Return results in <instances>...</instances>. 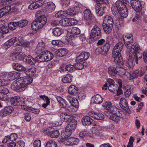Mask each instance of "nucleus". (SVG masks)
I'll list each match as a JSON object with an SVG mask.
<instances>
[{
	"mask_svg": "<svg viewBox=\"0 0 147 147\" xmlns=\"http://www.w3.org/2000/svg\"><path fill=\"white\" fill-rule=\"evenodd\" d=\"M60 117L62 121L68 123L65 131L61 134L62 138H67L71 135L72 131L75 129L77 124V121L66 113L61 114Z\"/></svg>",
	"mask_w": 147,
	"mask_h": 147,
	"instance_id": "obj_1",
	"label": "nucleus"
},
{
	"mask_svg": "<svg viewBox=\"0 0 147 147\" xmlns=\"http://www.w3.org/2000/svg\"><path fill=\"white\" fill-rule=\"evenodd\" d=\"M129 49V51L128 50L126 52L128 56V60L134 65L135 63L138 64V59H140L142 56V51L140 49L139 45L135 42L132 46L131 48Z\"/></svg>",
	"mask_w": 147,
	"mask_h": 147,
	"instance_id": "obj_2",
	"label": "nucleus"
},
{
	"mask_svg": "<svg viewBox=\"0 0 147 147\" xmlns=\"http://www.w3.org/2000/svg\"><path fill=\"white\" fill-rule=\"evenodd\" d=\"M111 105V103L108 102L104 103L103 106L105 109L108 110L109 113V115L107 116L108 118L117 123L122 116V111L117 107L112 106Z\"/></svg>",
	"mask_w": 147,
	"mask_h": 147,
	"instance_id": "obj_3",
	"label": "nucleus"
},
{
	"mask_svg": "<svg viewBox=\"0 0 147 147\" xmlns=\"http://www.w3.org/2000/svg\"><path fill=\"white\" fill-rule=\"evenodd\" d=\"M123 43L119 42L114 47L112 52V56L114 58L115 62L119 65L123 63V59L120 53L123 49Z\"/></svg>",
	"mask_w": 147,
	"mask_h": 147,
	"instance_id": "obj_4",
	"label": "nucleus"
},
{
	"mask_svg": "<svg viewBox=\"0 0 147 147\" xmlns=\"http://www.w3.org/2000/svg\"><path fill=\"white\" fill-rule=\"evenodd\" d=\"M98 4L96 5L95 10L96 14L98 16H102L106 9V5L109 4L107 0H94Z\"/></svg>",
	"mask_w": 147,
	"mask_h": 147,
	"instance_id": "obj_5",
	"label": "nucleus"
},
{
	"mask_svg": "<svg viewBox=\"0 0 147 147\" xmlns=\"http://www.w3.org/2000/svg\"><path fill=\"white\" fill-rule=\"evenodd\" d=\"M45 1L42 0L41 2L40 1L38 2L35 3L36 7L35 8H37L41 6L45 8V11L47 12H51L54 11L55 8V4L53 2H48L45 3Z\"/></svg>",
	"mask_w": 147,
	"mask_h": 147,
	"instance_id": "obj_6",
	"label": "nucleus"
},
{
	"mask_svg": "<svg viewBox=\"0 0 147 147\" xmlns=\"http://www.w3.org/2000/svg\"><path fill=\"white\" fill-rule=\"evenodd\" d=\"M101 35V29L98 26L95 25L91 31L90 38L93 42L100 38Z\"/></svg>",
	"mask_w": 147,
	"mask_h": 147,
	"instance_id": "obj_7",
	"label": "nucleus"
},
{
	"mask_svg": "<svg viewBox=\"0 0 147 147\" xmlns=\"http://www.w3.org/2000/svg\"><path fill=\"white\" fill-rule=\"evenodd\" d=\"M10 102L11 104L14 105H20L21 108L22 107L26 106L28 102L26 100L25 101L24 98L16 96L12 97Z\"/></svg>",
	"mask_w": 147,
	"mask_h": 147,
	"instance_id": "obj_8",
	"label": "nucleus"
},
{
	"mask_svg": "<svg viewBox=\"0 0 147 147\" xmlns=\"http://www.w3.org/2000/svg\"><path fill=\"white\" fill-rule=\"evenodd\" d=\"M126 3L123 2L120 0H118L115 3V5L112 7L111 8L112 12L113 14L117 16V15L116 11L124 8V7H126Z\"/></svg>",
	"mask_w": 147,
	"mask_h": 147,
	"instance_id": "obj_9",
	"label": "nucleus"
},
{
	"mask_svg": "<svg viewBox=\"0 0 147 147\" xmlns=\"http://www.w3.org/2000/svg\"><path fill=\"white\" fill-rule=\"evenodd\" d=\"M111 44L110 42L107 40L105 45L101 47L96 49V51L98 54H101L104 55H106L108 53V52L110 48Z\"/></svg>",
	"mask_w": 147,
	"mask_h": 147,
	"instance_id": "obj_10",
	"label": "nucleus"
},
{
	"mask_svg": "<svg viewBox=\"0 0 147 147\" xmlns=\"http://www.w3.org/2000/svg\"><path fill=\"white\" fill-rule=\"evenodd\" d=\"M77 20L74 18H65L59 21V23L63 26H71L76 24Z\"/></svg>",
	"mask_w": 147,
	"mask_h": 147,
	"instance_id": "obj_11",
	"label": "nucleus"
},
{
	"mask_svg": "<svg viewBox=\"0 0 147 147\" xmlns=\"http://www.w3.org/2000/svg\"><path fill=\"white\" fill-rule=\"evenodd\" d=\"M9 92L8 89L3 86L0 87V100L5 101L9 100L7 94Z\"/></svg>",
	"mask_w": 147,
	"mask_h": 147,
	"instance_id": "obj_12",
	"label": "nucleus"
},
{
	"mask_svg": "<svg viewBox=\"0 0 147 147\" xmlns=\"http://www.w3.org/2000/svg\"><path fill=\"white\" fill-rule=\"evenodd\" d=\"M83 11V10L81 6H77L67 9L66 11V12L67 14L73 15L79 12H81Z\"/></svg>",
	"mask_w": 147,
	"mask_h": 147,
	"instance_id": "obj_13",
	"label": "nucleus"
},
{
	"mask_svg": "<svg viewBox=\"0 0 147 147\" xmlns=\"http://www.w3.org/2000/svg\"><path fill=\"white\" fill-rule=\"evenodd\" d=\"M11 87L12 89L16 91H20L24 90L25 89L23 86H22L21 82L19 81H14L11 85Z\"/></svg>",
	"mask_w": 147,
	"mask_h": 147,
	"instance_id": "obj_14",
	"label": "nucleus"
},
{
	"mask_svg": "<svg viewBox=\"0 0 147 147\" xmlns=\"http://www.w3.org/2000/svg\"><path fill=\"white\" fill-rule=\"evenodd\" d=\"M119 105L126 112L129 113L130 110L128 106V102L125 98H121L120 100Z\"/></svg>",
	"mask_w": 147,
	"mask_h": 147,
	"instance_id": "obj_15",
	"label": "nucleus"
},
{
	"mask_svg": "<svg viewBox=\"0 0 147 147\" xmlns=\"http://www.w3.org/2000/svg\"><path fill=\"white\" fill-rule=\"evenodd\" d=\"M66 138L65 140L66 144L68 145H73L77 144L79 142V140L76 138L69 136L67 138Z\"/></svg>",
	"mask_w": 147,
	"mask_h": 147,
	"instance_id": "obj_16",
	"label": "nucleus"
},
{
	"mask_svg": "<svg viewBox=\"0 0 147 147\" xmlns=\"http://www.w3.org/2000/svg\"><path fill=\"white\" fill-rule=\"evenodd\" d=\"M131 6L136 13L140 12L142 9L141 2L138 1H135L131 3Z\"/></svg>",
	"mask_w": 147,
	"mask_h": 147,
	"instance_id": "obj_17",
	"label": "nucleus"
},
{
	"mask_svg": "<svg viewBox=\"0 0 147 147\" xmlns=\"http://www.w3.org/2000/svg\"><path fill=\"white\" fill-rule=\"evenodd\" d=\"M33 81L32 78L30 76H25L23 77L22 82H21L22 86H23L24 89L26 88L28 85L32 83Z\"/></svg>",
	"mask_w": 147,
	"mask_h": 147,
	"instance_id": "obj_18",
	"label": "nucleus"
},
{
	"mask_svg": "<svg viewBox=\"0 0 147 147\" xmlns=\"http://www.w3.org/2000/svg\"><path fill=\"white\" fill-rule=\"evenodd\" d=\"M23 59L22 61L31 65H34L36 63L35 58L30 55L27 56L24 55Z\"/></svg>",
	"mask_w": 147,
	"mask_h": 147,
	"instance_id": "obj_19",
	"label": "nucleus"
},
{
	"mask_svg": "<svg viewBox=\"0 0 147 147\" xmlns=\"http://www.w3.org/2000/svg\"><path fill=\"white\" fill-rule=\"evenodd\" d=\"M24 55H20L14 52L11 53L9 56V59L10 61H22Z\"/></svg>",
	"mask_w": 147,
	"mask_h": 147,
	"instance_id": "obj_20",
	"label": "nucleus"
},
{
	"mask_svg": "<svg viewBox=\"0 0 147 147\" xmlns=\"http://www.w3.org/2000/svg\"><path fill=\"white\" fill-rule=\"evenodd\" d=\"M56 98L61 108H66L69 106L67 102L61 97L57 96Z\"/></svg>",
	"mask_w": 147,
	"mask_h": 147,
	"instance_id": "obj_21",
	"label": "nucleus"
},
{
	"mask_svg": "<svg viewBox=\"0 0 147 147\" xmlns=\"http://www.w3.org/2000/svg\"><path fill=\"white\" fill-rule=\"evenodd\" d=\"M89 115L90 117L97 120H102L104 118V116L102 113L94 112L93 111L89 112Z\"/></svg>",
	"mask_w": 147,
	"mask_h": 147,
	"instance_id": "obj_22",
	"label": "nucleus"
},
{
	"mask_svg": "<svg viewBox=\"0 0 147 147\" xmlns=\"http://www.w3.org/2000/svg\"><path fill=\"white\" fill-rule=\"evenodd\" d=\"M13 111V108L10 106H7L4 107L1 111L2 116H5L9 115Z\"/></svg>",
	"mask_w": 147,
	"mask_h": 147,
	"instance_id": "obj_23",
	"label": "nucleus"
},
{
	"mask_svg": "<svg viewBox=\"0 0 147 147\" xmlns=\"http://www.w3.org/2000/svg\"><path fill=\"white\" fill-rule=\"evenodd\" d=\"M122 64H120L119 65L124 69H129V68H132L134 66V65L133 64V63H131L130 61H123V63H122Z\"/></svg>",
	"mask_w": 147,
	"mask_h": 147,
	"instance_id": "obj_24",
	"label": "nucleus"
},
{
	"mask_svg": "<svg viewBox=\"0 0 147 147\" xmlns=\"http://www.w3.org/2000/svg\"><path fill=\"white\" fill-rule=\"evenodd\" d=\"M119 67H118L110 66L109 67L108 73L111 76H114L118 73Z\"/></svg>",
	"mask_w": 147,
	"mask_h": 147,
	"instance_id": "obj_25",
	"label": "nucleus"
},
{
	"mask_svg": "<svg viewBox=\"0 0 147 147\" xmlns=\"http://www.w3.org/2000/svg\"><path fill=\"white\" fill-rule=\"evenodd\" d=\"M22 109L25 111H28L36 114H38L40 112V110L30 107L27 105V104L26 106L22 107Z\"/></svg>",
	"mask_w": 147,
	"mask_h": 147,
	"instance_id": "obj_26",
	"label": "nucleus"
},
{
	"mask_svg": "<svg viewBox=\"0 0 147 147\" xmlns=\"http://www.w3.org/2000/svg\"><path fill=\"white\" fill-rule=\"evenodd\" d=\"M103 24H108L113 26V21L112 18L109 15L105 16L104 18Z\"/></svg>",
	"mask_w": 147,
	"mask_h": 147,
	"instance_id": "obj_27",
	"label": "nucleus"
},
{
	"mask_svg": "<svg viewBox=\"0 0 147 147\" xmlns=\"http://www.w3.org/2000/svg\"><path fill=\"white\" fill-rule=\"evenodd\" d=\"M36 19L42 27L46 24L47 21V18L44 15L39 16Z\"/></svg>",
	"mask_w": 147,
	"mask_h": 147,
	"instance_id": "obj_28",
	"label": "nucleus"
},
{
	"mask_svg": "<svg viewBox=\"0 0 147 147\" xmlns=\"http://www.w3.org/2000/svg\"><path fill=\"white\" fill-rule=\"evenodd\" d=\"M117 13V16H118V14H119V15L122 17L126 18L127 17L128 14V11L127 7H124V8L122 9L116 11Z\"/></svg>",
	"mask_w": 147,
	"mask_h": 147,
	"instance_id": "obj_29",
	"label": "nucleus"
},
{
	"mask_svg": "<svg viewBox=\"0 0 147 147\" xmlns=\"http://www.w3.org/2000/svg\"><path fill=\"white\" fill-rule=\"evenodd\" d=\"M93 120L88 116L84 117L82 120V123L84 125H89L92 123Z\"/></svg>",
	"mask_w": 147,
	"mask_h": 147,
	"instance_id": "obj_30",
	"label": "nucleus"
},
{
	"mask_svg": "<svg viewBox=\"0 0 147 147\" xmlns=\"http://www.w3.org/2000/svg\"><path fill=\"white\" fill-rule=\"evenodd\" d=\"M24 71L26 75L32 76L35 74L36 69L35 67L31 66L28 68H26V70Z\"/></svg>",
	"mask_w": 147,
	"mask_h": 147,
	"instance_id": "obj_31",
	"label": "nucleus"
},
{
	"mask_svg": "<svg viewBox=\"0 0 147 147\" xmlns=\"http://www.w3.org/2000/svg\"><path fill=\"white\" fill-rule=\"evenodd\" d=\"M84 19L91 23L92 20V15L89 9H86L84 11Z\"/></svg>",
	"mask_w": 147,
	"mask_h": 147,
	"instance_id": "obj_32",
	"label": "nucleus"
},
{
	"mask_svg": "<svg viewBox=\"0 0 147 147\" xmlns=\"http://www.w3.org/2000/svg\"><path fill=\"white\" fill-rule=\"evenodd\" d=\"M78 92V88L74 85L70 86L68 88L69 93L73 95H76Z\"/></svg>",
	"mask_w": 147,
	"mask_h": 147,
	"instance_id": "obj_33",
	"label": "nucleus"
},
{
	"mask_svg": "<svg viewBox=\"0 0 147 147\" xmlns=\"http://www.w3.org/2000/svg\"><path fill=\"white\" fill-rule=\"evenodd\" d=\"M67 52V50L66 49H59L55 52L54 54L57 56L63 57L66 55Z\"/></svg>",
	"mask_w": 147,
	"mask_h": 147,
	"instance_id": "obj_34",
	"label": "nucleus"
},
{
	"mask_svg": "<svg viewBox=\"0 0 147 147\" xmlns=\"http://www.w3.org/2000/svg\"><path fill=\"white\" fill-rule=\"evenodd\" d=\"M19 75V73L12 71L9 73L7 78L9 80H12L17 78Z\"/></svg>",
	"mask_w": 147,
	"mask_h": 147,
	"instance_id": "obj_35",
	"label": "nucleus"
},
{
	"mask_svg": "<svg viewBox=\"0 0 147 147\" xmlns=\"http://www.w3.org/2000/svg\"><path fill=\"white\" fill-rule=\"evenodd\" d=\"M50 128L46 130V133L48 135H50V137L52 138H57L59 135L60 134L59 131L57 130L49 131Z\"/></svg>",
	"mask_w": 147,
	"mask_h": 147,
	"instance_id": "obj_36",
	"label": "nucleus"
},
{
	"mask_svg": "<svg viewBox=\"0 0 147 147\" xmlns=\"http://www.w3.org/2000/svg\"><path fill=\"white\" fill-rule=\"evenodd\" d=\"M31 27L32 29L34 31H36L40 29L42 26L36 19L34 20L31 24Z\"/></svg>",
	"mask_w": 147,
	"mask_h": 147,
	"instance_id": "obj_37",
	"label": "nucleus"
},
{
	"mask_svg": "<svg viewBox=\"0 0 147 147\" xmlns=\"http://www.w3.org/2000/svg\"><path fill=\"white\" fill-rule=\"evenodd\" d=\"M12 66L13 69L19 71H24L26 70V68L20 63H14Z\"/></svg>",
	"mask_w": 147,
	"mask_h": 147,
	"instance_id": "obj_38",
	"label": "nucleus"
},
{
	"mask_svg": "<svg viewBox=\"0 0 147 147\" xmlns=\"http://www.w3.org/2000/svg\"><path fill=\"white\" fill-rule=\"evenodd\" d=\"M92 100L95 103L100 104L102 102L103 99L100 95L96 94L92 97Z\"/></svg>",
	"mask_w": 147,
	"mask_h": 147,
	"instance_id": "obj_39",
	"label": "nucleus"
},
{
	"mask_svg": "<svg viewBox=\"0 0 147 147\" xmlns=\"http://www.w3.org/2000/svg\"><path fill=\"white\" fill-rule=\"evenodd\" d=\"M43 53H44L46 61H50L52 59L53 55L50 51H43Z\"/></svg>",
	"mask_w": 147,
	"mask_h": 147,
	"instance_id": "obj_40",
	"label": "nucleus"
},
{
	"mask_svg": "<svg viewBox=\"0 0 147 147\" xmlns=\"http://www.w3.org/2000/svg\"><path fill=\"white\" fill-rule=\"evenodd\" d=\"M72 76L71 74H67L62 79V81L65 83H70L72 81Z\"/></svg>",
	"mask_w": 147,
	"mask_h": 147,
	"instance_id": "obj_41",
	"label": "nucleus"
},
{
	"mask_svg": "<svg viewBox=\"0 0 147 147\" xmlns=\"http://www.w3.org/2000/svg\"><path fill=\"white\" fill-rule=\"evenodd\" d=\"M102 27L104 32L107 34H109L111 32L113 26L108 24H103Z\"/></svg>",
	"mask_w": 147,
	"mask_h": 147,
	"instance_id": "obj_42",
	"label": "nucleus"
},
{
	"mask_svg": "<svg viewBox=\"0 0 147 147\" xmlns=\"http://www.w3.org/2000/svg\"><path fill=\"white\" fill-rule=\"evenodd\" d=\"M18 23L17 22H12L8 24V27L11 30H14L18 27Z\"/></svg>",
	"mask_w": 147,
	"mask_h": 147,
	"instance_id": "obj_43",
	"label": "nucleus"
},
{
	"mask_svg": "<svg viewBox=\"0 0 147 147\" xmlns=\"http://www.w3.org/2000/svg\"><path fill=\"white\" fill-rule=\"evenodd\" d=\"M69 102L72 106L78 107L79 106V103L78 100L76 98H70L69 100Z\"/></svg>",
	"mask_w": 147,
	"mask_h": 147,
	"instance_id": "obj_44",
	"label": "nucleus"
},
{
	"mask_svg": "<svg viewBox=\"0 0 147 147\" xmlns=\"http://www.w3.org/2000/svg\"><path fill=\"white\" fill-rule=\"evenodd\" d=\"M124 44L126 47L128 49H130L131 48L132 45L131 44L133 43V38L127 39L126 41H123Z\"/></svg>",
	"mask_w": 147,
	"mask_h": 147,
	"instance_id": "obj_45",
	"label": "nucleus"
},
{
	"mask_svg": "<svg viewBox=\"0 0 147 147\" xmlns=\"http://www.w3.org/2000/svg\"><path fill=\"white\" fill-rule=\"evenodd\" d=\"M36 0H28L29 2H30V5H29L28 6V9H36L37 8H34L36 7L35 6H36V5H35V3H37L38 2H39L40 1V2H41V1H42V0H39L38 1H36Z\"/></svg>",
	"mask_w": 147,
	"mask_h": 147,
	"instance_id": "obj_46",
	"label": "nucleus"
},
{
	"mask_svg": "<svg viewBox=\"0 0 147 147\" xmlns=\"http://www.w3.org/2000/svg\"><path fill=\"white\" fill-rule=\"evenodd\" d=\"M80 33V30L79 28L76 27H73L70 32L71 36L72 35V36H74L76 35L79 34Z\"/></svg>",
	"mask_w": 147,
	"mask_h": 147,
	"instance_id": "obj_47",
	"label": "nucleus"
},
{
	"mask_svg": "<svg viewBox=\"0 0 147 147\" xmlns=\"http://www.w3.org/2000/svg\"><path fill=\"white\" fill-rule=\"evenodd\" d=\"M62 32V30L60 28H56L53 30L52 33L55 36H58L61 34Z\"/></svg>",
	"mask_w": 147,
	"mask_h": 147,
	"instance_id": "obj_48",
	"label": "nucleus"
},
{
	"mask_svg": "<svg viewBox=\"0 0 147 147\" xmlns=\"http://www.w3.org/2000/svg\"><path fill=\"white\" fill-rule=\"evenodd\" d=\"M17 22L18 23V27L20 28H22L27 25L28 22L26 20L24 19L21 20L18 22Z\"/></svg>",
	"mask_w": 147,
	"mask_h": 147,
	"instance_id": "obj_49",
	"label": "nucleus"
},
{
	"mask_svg": "<svg viewBox=\"0 0 147 147\" xmlns=\"http://www.w3.org/2000/svg\"><path fill=\"white\" fill-rule=\"evenodd\" d=\"M142 15V14L141 12L136 13L135 17L132 19L133 21L137 24H138L140 21V18Z\"/></svg>",
	"mask_w": 147,
	"mask_h": 147,
	"instance_id": "obj_50",
	"label": "nucleus"
},
{
	"mask_svg": "<svg viewBox=\"0 0 147 147\" xmlns=\"http://www.w3.org/2000/svg\"><path fill=\"white\" fill-rule=\"evenodd\" d=\"M0 29H1V32L3 34H6L9 31L7 27L5 26L0 23Z\"/></svg>",
	"mask_w": 147,
	"mask_h": 147,
	"instance_id": "obj_51",
	"label": "nucleus"
},
{
	"mask_svg": "<svg viewBox=\"0 0 147 147\" xmlns=\"http://www.w3.org/2000/svg\"><path fill=\"white\" fill-rule=\"evenodd\" d=\"M17 47L16 48L14 52L20 55H24L21 54V52L22 49V47L17 43H16Z\"/></svg>",
	"mask_w": 147,
	"mask_h": 147,
	"instance_id": "obj_52",
	"label": "nucleus"
},
{
	"mask_svg": "<svg viewBox=\"0 0 147 147\" xmlns=\"http://www.w3.org/2000/svg\"><path fill=\"white\" fill-rule=\"evenodd\" d=\"M65 68L67 71L70 73L73 72L75 69L74 68V65L71 64L67 65L65 66Z\"/></svg>",
	"mask_w": 147,
	"mask_h": 147,
	"instance_id": "obj_53",
	"label": "nucleus"
},
{
	"mask_svg": "<svg viewBox=\"0 0 147 147\" xmlns=\"http://www.w3.org/2000/svg\"><path fill=\"white\" fill-rule=\"evenodd\" d=\"M81 62H76L74 64V68L77 70H81L83 69V65Z\"/></svg>",
	"mask_w": 147,
	"mask_h": 147,
	"instance_id": "obj_54",
	"label": "nucleus"
},
{
	"mask_svg": "<svg viewBox=\"0 0 147 147\" xmlns=\"http://www.w3.org/2000/svg\"><path fill=\"white\" fill-rule=\"evenodd\" d=\"M57 144L55 141L50 140L47 143L45 147H57Z\"/></svg>",
	"mask_w": 147,
	"mask_h": 147,
	"instance_id": "obj_55",
	"label": "nucleus"
},
{
	"mask_svg": "<svg viewBox=\"0 0 147 147\" xmlns=\"http://www.w3.org/2000/svg\"><path fill=\"white\" fill-rule=\"evenodd\" d=\"M18 135L16 134L12 133L9 136V139L11 142L15 141L18 138Z\"/></svg>",
	"mask_w": 147,
	"mask_h": 147,
	"instance_id": "obj_56",
	"label": "nucleus"
},
{
	"mask_svg": "<svg viewBox=\"0 0 147 147\" xmlns=\"http://www.w3.org/2000/svg\"><path fill=\"white\" fill-rule=\"evenodd\" d=\"M70 0H62L61 4L63 7H66L68 6L70 3Z\"/></svg>",
	"mask_w": 147,
	"mask_h": 147,
	"instance_id": "obj_57",
	"label": "nucleus"
},
{
	"mask_svg": "<svg viewBox=\"0 0 147 147\" xmlns=\"http://www.w3.org/2000/svg\"><path fill=\"white\" fill-rule=\"evenodd\" d=\"M133 38V35L131 34H124L123 36V41H127V39H130Z\"/></svg>",
	"mask_w": 147,
	"mask_h": 147,
	"instance_id": "obj_58",
	"label": "nucleus"
},
{
	"mask_svg": "<svg viewBox=\"0 0 147 147\" xmlns=\"http://www.w3.org/2000/svg\"><path fill=\"white\" fill-rule=\"evenodd\" d=\"M89 132L87 131H82L79 133V136L82 138H84V137L88 136L89 135Z\"/></svg>",
	"mask_w": 147,
	"mask_h": 147,
	"instance_id": "obj_59",
	"label": "nucleus"
},
{
	"mask_svg": "<svg viewBox=\"0 0 147 147\" xmlns=\"http://www.w3.org/2000/svg\"><path fill=\"white\" fill-rule=\"evenodd\" d=\"M116 27L118 29L121 28L123 25V22L122 21H120L119 20H117L115 24Z\"/></svg>",
	"mask_w": 147,
	"mask_h": 147,
	"instance_id": "obj_60",
	"label": "nucleus"
},
{
	"mask_svg": "<svg viewBox=\"0 0 147 147\" xmlns=\"http://www.w3.org/2000/svg\"><path fill=\"white\" fill-rule=\"evenodd\" d=\"M3 11H4L5 14L8 13L11 10V7L10 5H7L1 8Z\"/></svg>",
	"mask_w": 147,
	"mask_h": 147,
	"instance_id": "obj_61",
	"label": "nucleus"
},
{
	"mask_svg": "<svg viewBox=\"0 0 147 147\" xmlns=\"http://www.w3.org/2000/svg\"><path fill=\"white\" fill-rule=\"evenodd\" d=\"M84 58L83 57L81 53L76 58V62H81L85 61Z\"/></svg>",
	"mask_w": 147,
	"mask_h": 147,
	"instance_id": "obj_62",
	"label": "nucleus"
},
{
	"mask_svg": "<svg viewBox=\"0 0 147 147\" xmlns=\"http://www.w3.org/2000/svg\"><path fill=\"white\" fill-rule=\"evenodd\" d=\"M24 119L27 122L29 121L31 119L30 114L29 113H26L24 114Z\"/></svg>",
	"mask_w": 147,
	"mask_h": 147,
	"instance_id": "obj_63",
	"label": "nucleus"
},
{
	"mask_svg": "<svg viewBox=\"0 0 147 147\" xmlns=\"http://www.w3.org/2000/svg\"><path fill=\"white\" fill-rule=\"evenodd\" d=\"M34 147H40L41 146V142L40 140H36L34 142Z\"/></svg>",
	"mask_w": 147,
	"mask_h": 147,
	"instance_id": "obj_64",
	"label": "nucleus"
}]
</instances>
